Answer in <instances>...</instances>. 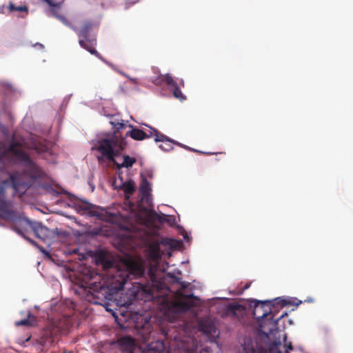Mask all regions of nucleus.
Instances as JSON below:
<instances>
[{"instance_id": "20", "label": "nucleus", "mask_w": 353, "mask_h": 353, "mask_svg": "<svg viewBox=\"0 0 353 353\" xmlns=\"http://www.w3.org/2000/svg\"><path fill=\"white\" fill-rule=\"evenodd\" d=\"M151 257L154 261L161 258L160 245L159 243H153L150 246Z\"/></svg>"}, {"instance_id": "12", "label": "nucleus", "mask_w": 353, "mask_h": 353, "mask_svg": "<svg viewBox=\"0 0 353 353\" xmlns=\"http://www.w3.org/2000/svg\"><path fill=\"white\" fill-rule=\"evenodd\" d=\"M9 150L12 152L19 159L23 161L27 165V167L33 172L32 176L34 178L39 175V168L30 159V157L25 152L16 148L13 144L10 145Z\"/></svg>"}, {"instance_id": "5", "label": "nucleus", "mask_w": 353, "mask_h": 353, "mask_svg": "<svg viewBox=\"0 0 353 353\" xmlns=\"http://www.w3.org/2000/svg\"><path fill=\"white\" fill-rule=\"evenodd\" d=\"M11 184L13 189L18 193H23L30 185L26 182H20L17 174H10L9 180H4L0 183V218L7 221L14 220L16 212L10 209L11 202L5 199L6 188Z\"/></svg>"}, {"instance_id": "7", "label": "nucleus", "mask_w": 353, "mask_h": 353, "mask_svg": "<svg viewBox=\"0 0 353 353\" xmlns=\"http://www.w3.org/2000/svg\"><path fill=\"white\" fill-rule=\"evenodd\" d=\"M11 221L14 223L13 230L33 245H37L36 242L26 235L28 232V228L33 231L38 239L45 240L48 236V230L41 223L33 222L27 218H21L17 215H16L15 219Z\"/></svg>"}, {"instance_id": "36", "label": "nucleus", "mask_w": 353, "mask_h": 353, "mask_svg": "<svg viewBox=\"0 0 353 353\" xmlns=\"http://www.w3.org/2000/svg\"><path fill=\"white\" fill-rule=\"evenodd\" d=\"M172 241V240H170V239H166V240L165 241V244H170V241Z\"/></svg>"}, {"instance_id": "39", "label": "nucleus", "mask_w": 353, "mask_h": 353, "mask_svg": "<svg viewBox=\"0 0 353 353\" xmlns=\"http://www.w3.org/2000/svg\"><path fill=\"white\" fill-rule=\"evenodd\" d=\"M283 340H284L285 341L287 340V336H286V335H285V336H284V337H283Z\"/></svg>"}, {"instance_id": "8", "label": "nucleus", "mask_w": 353, "mask_h": 353, "mask_svg": "<svg viewBox=\"0 0 353 353\" xmlns=\"http://www.w3.org/2000/svg\"><path fill=\"white\" fill-rule=\"evenodd\" d=\"M92 21H85L80 28H77L72 25L70 27L79 37V44L81 48L88 51L91 54L101 59L100 53L95 49L97 46V35L92 33L94 28Z\"/></svg>"}, {"instance_id": "33", "label": "nucleus", "mask_w": 353, "mask_h": 353, "mask_svg": "<svg viewBox=\"0 0 353 353\" xmlns=\"http://www.w3.org/2000/svg\"><path fill=\"white\" fill-rule=\"evenodd\" d=\"M49 6H54V3L52 0H45Z\"/></svg>"}, {"instance_id": "21", "label": "nucleus", "mask_w": 353, "mask_h": 353, "mask_svg": "<svg viewBox=\"0 0 353 353\" xmlns=\"http://www.w3.org/2000/svg\"><path fill=\"white\" fill-rule=\"evenodd\" d=\"M168 86L173 89V95L176 99H178L181 101L186 99V97L182 93L180 88L175 81L174 85H169Z\"/></svg>"}, {"instance_id": "4", "label": "nucleus", "mask_w": 353, "mask_h": 353, "mask_svg": "<svg viewBox=\"0 0 353 353\" xmlns=\"http://www.w3.org/2000/svg\"><path fill=\"white\" fill-rule=\"evenodd\" d=\"M76 209L79 212H81L83 214L95 216L99 220L117 225L123 230H132V226L123 225L121 224L123 217L119 213L111 212L107 209L94 205L85 201H80L76 203Z\"/></svg>"}, {"instance_id": "35", "label": "nucleus", "mask_w": 353, "mask_h": 353, "mask_svg": "<svg viewBox=\"0 0 353 353\" xmlns=\"http://www.w3.org/2000/svg\"><path fill=\"white\" fill-rule=\"evenodd\" d=\"M250 283H247V284H245V285L244 286L243 290L248 289V288H250Z\"/></svg>"}, {"instance_id": "37", "label": "nucleus", "mask_w": 353, "mask_h": 353, "mask_svg": "<svg viewBox=\"0 0 353 353\" xmlns=\"http://www.w3.org/2000/svg\"><path fill=\"white\" fill-rule=\"evenodd\" d=\"M180 85H182V86H184V81H183V79H181V80L180 81Z\"/></svg>"}, {"instance_id": "14", "label": "nucleus", "mask_w": 353, "mask_h": 353, "mask_svg": "<svg viewBox=\"0 0 353 353\" xmlns=\"http://www.w3.org/2000/svg\"><path fill=\"white\" fill-rule=\"evenodd\" d=\"M54 3V6H50V12L52 13V15L57 18L58 20H59L61 23H63L65 26L68 27H72V23L69 21V20L63 15H61L59 13V10L60 9L61 6V3Z\"/></svg>"}, {"instance_id": "22", "label": "nucleus", "mask_w": 353, "mask_h": 353, "mask_svg": "<svg viewBox=\"0 0 353 353\" xmlns=\"http://www.w3.org/2000/svg\"><path fill=\"white\" fill-rule=\"evenodd\" d=\"M152 132V137L154 136V141L156 142H165L166 140H168L164 134L159 133L157 130L153 128H150V130Z\"/></svg>"}, {"instance_id": "27", "label": "nucleus", "mask_w": 353, "mask_h": 353, "mask_svg": "<svg viewBox=\"0 0 353 353\" xmlns=\"http://www.w3.org/2000/svg\"><path fill=\"white\" fill-rule=\"evenodd\" d=\"M179 145L183 147V148H185L190 151H193V152H198V153H203V152H201V151H199L197 150H195V149H193V148H191L188 146H186V145H183L182 144H180V143H178ZM203 154H206L205 152H203ZM208 154H212L213 153H207Z\"/></svg>"}, {"instance_id": "3", "label": "nucleus", "mask_w": 353, "mask_h": 353, "mask_svg": "<svg viewBox=\"0 0 353 353\" xmlns=\"http://www.w3.org/2000/svg\"><path fill=\"white\" fill-rule=\"evenodd\" d=\"M116 128L113 134L98 141L97 150L110 161H114V157L123 150L124 139L121 137L119 130L125 128V124L119 121H111Z\"/></svg>"}, {"instance_id": "18", "label": "nucleus", "mask_w": 353, "mask_h": 353, "mask_svg": "<svg viewBox=\"0 0 353 353\" xmlns=\"http://www.w3.org/2000/svg\"><path fill=\"white\" fill-rule=\"evenodd\" d=\"M36 319L30 312H28L26 319L17 321L15 322L17 326H32L36 324Z\"/></svg>"}, {"instance_id": "28", "label": "nucleus", "mask_w": 353, "mask_h": 353, "mask_svg": "<svg viewBox=\"0 0 353 353\" xmlns=\"http://www.w3.org/2000/svg\"><path fill=\"white\" fill-rule=\"evenodd\" d=\"M176 282L181 285V290H185L188 288V283H185V282H183L181 281V279L178 278L176 279Z\"/></svg>"}, {"instance_id": "1", "label": "nucleus", "mask_w": 353, "mask_h": 353, "mask_svg": "<svg viewBox=\"0 0 353 353\" xmlns=\"http://www.w3.org/2000/svg\"><path fill=\"white\" fill-rule=\"evenodd\" d=\"M96 263L104 270H109L107 279L87 269L83 281L86 285L84 287L85 299L97 305H103V302L110 299L114 294L123 290L128 279L140 278L145 274L142 261L130 255L122 258L119 264L114 265V261L110 256L101 251L96 255Z\"/></svg>"}, {"instance_id": "2", "label": "nucleus", "mask_w": 353, "mask_h": 353, "mask_svg": "<svg viewBox=\"0 0 353 353\" xmlns=\"http://www.w3.org/2000/svg\"><path fill=\"white\" fill-rule=\"evenodd\" d=\"M253 303V315L256 319H263L259 325L260 333L263 336L269 337L278 331V321L287 315V313L285 312L279 316L275 318L277 308L287 305H299L301 301L299 303H295L294 301L288 302L285 299L276 298L272 301H254Z\"/></svg>"}, {"instance_id": "17", "label": "nucleus", "mask_w": 353, "mask_h": 353, "mask_svg": "<svg viewBox=\"0 0 353 353\" xmlns=\"http://www.w3.org/2000/svg\"><path fill=\"white\" fill-rule=\"evenodd\" d=\"M115 188H120L123 190L126 195H131L135 190L134 182L131 180L121 183L119 185H115Z\"/></svg>"}, {"instance_id": "11", "label": "nucleus", "mask_w": 353, "mask_h": 353, "mask_svg": "<svg viewBox=\"0 0 353 353\" xmlns=\"http://www.w3.org/2000/svg\"><path fill=\"white\" fill-rule=\"evenodd\" d=\"M245 314L246 308L243 305L236 302H232L225 305L222 313V317L240 319L243 318Z\"/></svg>"}, {"instance_id": "10", "label": "nucleus", "mask_w": 353, "mask_h": 353, "mask_svg": "<svg viewBox=\"0 0 353 353\" xmlns=\"http://www.w3.org/2000/svg\"><path fill=\"white\" fill-rule=\"evenodd\" d=\"M61 330L59 327L54 323H49L41 333V336L39 340V343L43 346L50 345L54 343L55 338L60 333Z\"/></svg>"}, {"instance_id": "23", "label": "nucleus", "mask_w": 353, "mask_h": 353, "mask_svg": "<svg viewBox=\"0 0 353 353\" xmlns=\"http://www.w3.org/2000/svg\"><path fill=\"white\" fill-rule=\"evenodd\" d=\"M201 326V330L207 334H212L216 332V329L213 324H209L208 326L202 324Z\"/></svg>"}, {"instance_id": "15", "label": "nucleus", "mask_w": 353, "mask_h": 353, "mask_svg": "<svg viewBox=\"0 0 353 353\" xmlns=\"http://www.w3.org/2000/svg\"><path fill=\"white\" fill-rule=\"evenodd\" d=\"M126 135L130 136L134 140L141 141L145 139L150 138L152 137V132L149 130L148 132H145L138 128H133L132 130L127 132Z\"/></svg>"}, {"instance_id": "26", "label": "nucleus", "mask_w": 353, "mask_h": 353, "mask_svg": "<svg viewBox=\"0 0 353 353\" xmlns=\"http://www.w3.org/2000/svg\"><path fill=\"white\" fill-rule=\"evenodd\" d=\"M171 143H172L170 139L166 140L165 142H163L162 144L159 145V148L165 151H170L172 149V146L171 145Z\"/></svg>"}, {"instance_id": "31", "label": "nucleus", "mask_w": 353, "mask_h": 353, "mask_svg": "<svg viewBox=\"0 0 353 353\" xmlns=\"http://www.w3.org/2000/svg\"><path fill=\"white\" fill-rule=\"evenodd\" d=\"M251 353H268V352L263 349H261L260 350H256L252 349Z\"/></svg>"}, {"instance_id": "34", "label": "nucleus", "mask_w": 353, "mask_h": 353, "mask_svg": "<svg viewBox=\"0 0 353 353\" xmlns=\"http://www.w3.org/2000/svg\"><path fill=\"white\" fill-rule=\"evenodd\" d=\"M149 326H150L149 322L145 320V325L143 326V328H144L145 327H149Z\"/></svg>"}, {"instance_id": "6", "label": "nucleus", "mask_w": 353, "mask_h": 353, "mask_svg": "<svg viewBox=\"0 0 353 353\" xmlns=\"http://www.w3.org/2000/svg\"><path fill=\"white\" fill-rule=\"evenodd\" d=\"M196 299L193 294H185L181 290H177L175 300L163 301L160 310H163L165 315L182 314L195 307Z\"/></svg>"}, {"instance_id": "32", "label": "nucleus", "mask_w": 353, "mask_h": 353, "mask_svg": "<svg viewBox=\"0 0 353 353\" xmlns=\"http://www.w3.org/2000/svg\"><path fill=\"white\" fill-rule=\"evenodd\" d=\"M129 3H130L131 5L132 4H134L136 3L137 2H138L139 0H127Z\"/></svg>"}, {"instance_id": "40", "label": "nucleus", "mask_w": 353, "mask_h": 353, "mask_svg": "<svg viewBox=\"0 0 353 353\" xmlns=\"http://www.w3.org/2000/svg\"><path fill=\"white\" fill-rule=\"evenodd\" d=\"M308 302H312L313 299L307 300Z\"/></svg>"}, {"instance_id": "25", "label": "nucleus", "mask_w": 353, "mask_h": 353, "mask_svg": "<svg viewBox=\"0 0 353 353\" xmlns=\"http://www.w3.org/2000/svg\"><path fill=\"white\" fill-rule=\"evenodd\" d=\"M10 11H19L28 12V8L26 6H15L12 3H10Z\"/></svg>"}, {"instance_id": "24", "label": "nucleus", "mask_w": 353, "mask_h": 353, "mask_svg": "<svg viewBox=\"0 0 353 353\" xmlns=\"http://www.w3.org/2000/svg\"><path fill=\"white\" fill-rule=\"evenodd\" d=\"M121 345H125L126 346H132L134 343V340L130 336H125L120 339L119 341Z\"/></svg>"}, {"instance_id": "9", "label": "nucleus", "mask_w": 353, "mask_h": 353, "mask_svg": "<svg viewBox=\"0 0 353 353\" xmlns=\"http://www.w3.org/2000/svg\"><path fill=\"white\" fill-rule=\"evenodd\" d=\"M132 285V287L128 290L126 294L127 300L123 301L121 304V306L129 308L134 301L147 302L154 299L155 287L153 285L148 282L147 283L134 282Z\"/></svg>"}, {"instance_id": "19", "label": "nucleus", "mask_w": 353, "mask_h": 353, "mask_svg": "<svg viewBox=\"0 0 353 353\" xmlns=\"http://www.w3.org/2000/svg\"><path fill=\"white\" fill-rule=\"evenodd\" d=\"M136 159L134 157H130L128 155H124L123 156V162L122 163H118L116 160L114 159V161H112L113 163L116 165L117 168L120 169L121 168H131L133 164L136 162Z\"/></svg>"}, {"instance_id": "30", "label": "nucleus", "mask_w": 353, "mask_h": 353, "mask_svg": "<svg viewBox=\"0 0 353 353\" xmlns=\"http://www.w3.org/2000/svg\"><path fill=\"white\" fill-rule=\"evenodd\" d=\"M210 352H211V350L210 347H204L201 350L200 353H210Z\"/></svg>"}, {"instance_id": "13", "label": "nucleus", "mask_w": 353, "mask_h": 353, "mask_svg": "<svg viewBox=\"0 0 353 353\" xmlns=\"http://www.w3.org/2000/svg\"><path fill=\"white\" fill-rule=\"evenodd\" d=\"M152 188L150 182L145 177H143L141 180V183L139 188V192L141 194V199L148 202L150 199Z\"/></svg>"}, {"instance_id": "38", "label": "nucleus", "mask_w": 353, "mask_h": 353, "mask_svg": "<svg viewBox=\"0 0 353 353\" xmlns=\"http://www.w3.org/2000/svg\"><path fill=\"white\" fill-rule=\"evenodd\" d=\"M3 7L2 8L0 7V13L3 12Z\"/></svg>"}, {"instance_id": "29", "label": "nucleus", "mask_w": 353, "mask_h": 353, "mask_svg": "<svg viewBox=\"0 0 353 353\" xmlns=\"http://www.w3.org/2000/svg\"><path fill=\"white\" fill-rule=\"evenodd\" d=\"M286 347V351L285 353H289L290 350H292L293 349L292 345L291 343H288L285 345ZM277 353H283L281 351L279 350Z\"/></svg>"}, {"instance_id": "16", "label": "nucleus", "mask_w": 353, "mask_h": 353, "mask_svg": "<svg viewBox=\"0 0 353 353\" xmlns=\"http://www.w3.org/2000/svg\"><path fill=\"white\" fill-rule=\"evenodd\" d=\"M152 82L156 85H161L163 83H165L168 86L169 85H174V79L169 74L159 75L152 79Z\"/></svg>"}]
</instances>
